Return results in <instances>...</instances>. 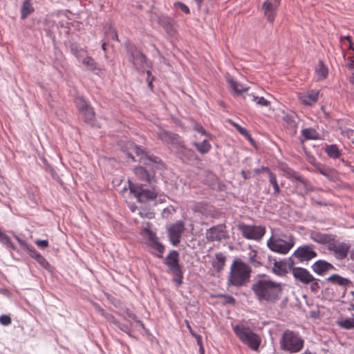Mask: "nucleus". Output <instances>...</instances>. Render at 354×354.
I'll use <instances>...</instances> for the list:
<instances>
[{"label":"nucleus","mask_w":354,"mask_h":354,"mask_svg":"<svg viewBox=\"0 0 354 354\" xmlns=\"http://www.w3.org/2000/svg\"><path fill=\"white\" fill-rule=\"evenodd\" d=\"M260 302L274 304L279 300L283 284L268 279H261L255 281L251 288Z\"/></svg>","instance_id":"obj_1"},{"label":"nucleus","mask_w":354,"mask_h":354,"mask_svg":"<svg viewBox=\"0 0 354 354\" xmlns=\"http://www.w3.org/2000/svg\"><path fill=\"white\" fill-rule=\"evenodd\" d=\"M251 268L240 259L234 260L230 267L227 279L228 285L236 287L244 286L250 278Z\"/></svg>","instance_id":"obj_2"},{"label":"nucleus","mask_w":354,"mask_h":354,"mask_svg":"<svg viewBox=\"0 0 354 354\" xmlns=\"http://www.w3.org/2000/svg\"><path fill=\"white\" fill-rule=\"evenodd\" d=\"M279 344L283 351L295 353L304 348V341L298 332L288 329L283 333Z\"/></svg>","instance_id":"obj_3"},{"label":"nucleus","mask_w":354,"mask_h":354,"mask_svg":"<svg viewBox=\"0 0 354 354\" xmlns=\"http://www.w3.org/2000/svg\"><path fill=\"white\" fill-rule=\"evenodd\" d=\"M233 330L242 343L247 345L251 350L259 351L261 344V338L258 334L254 333L249 327L243 325L234 326Z\"/></svg>","instance_id":"obj_4"},{"label":"nucleus","mask_w":354,"mask_h":354,"mask_svg":"<svg viewBox=\"0 0 354 354\" xmlns=\"http://www.w3.org/2000/svg\"><path fill=\"white\" fill-rule=\"evenodd\" d=\"M290 272L296 281L303 285H309L313 292H317L321 288L320 280L315 278L309 270L301 267H292Z\"/></svg>","instance_id":"obj_5"},{"label":"nucleus","mask_w":354,"mask_h":354,"mask_svg":"<svg viewBox=\"0 0 354 354\" xmlns=\"http://www.w3.org/2000/svg\"><path fill=\"white\" fill-rule=\"evenodd\" d=\"M129 188L140 203H147L156 199L158 192L155 187L151 189H144L142 186L129 182Z\"/></svg>","instance_id":"obj_6"},{"label":"nucleus","mask_w":354,"mask_h":354,"mask_svg":"<svg viewBox=\"0 0 354 354\" xmlns=\"http://www.w3.org/2000/svg\"><path fill=\"white\" fill-rule=\"evenodd\" d=\"M238 230L243 237L249 240L259 241L266 234V227L261 225H251L240 223L237 225Z\"/></svg>","instance_id":"obj_7"},{"label":"nucleus","mask_w":354,"mask_h":354,"mask_svg":"<svg viewBox=\"0 0 354 354\" xmlns=\"http://www.w3.org/2000/svg\"><path fill=\"white\" fill-rule=\"evenodd\" d=\"M294 245L295 242L292 239L283 240L272 236L267 241V245L270 250L281 254L288 253Z\"/></svg>","instance_id":"obj_8"},{"label":"nucleus","mask_w":354,"mask_h":354,"mask_svg":"<svg viewBox=\"0 0 354 354\" xmlns=\"http://www.w3.org/2000/svg\"><path fill=\"white\" fill-rule=\"evenodd\" d=\"M127 50L129 55V59L138 71H143L147 65V57L134 45H126Z\"/></svg>","instance_id":"obj_9"},{"label":"nucleus","mask_w":354,"mask_h":354,"mask_svg":"<svg viewBox=\"0 0 354 354\" xmlns=\"http://www.w3.org/2000/svg\"><path fill=\"white\" fill-rule=\"evenodd\" d=\"M350 248L349 244L335 240V235H333V240L327 245L328 250L332 252L337 259L340 260L344 259L347 257Z\"/></svg>","instance_id":"obj_10"},{"label":"nucleus","mask_w":354,"mask_h":354,"mask_svg":"<svg viewBox=\"0 0 354 354\" xmlns=\"http://www.w3.org/2000/svg\"><path fill=\"white\" fill-rule=\"evenodd\" d=\"M127 148L128 151L127 154L129 157H130L133 161H136L135 157L133 156L132 152H134L138 157H139V160H144V163L147 165V161L158 162V158H151L149 157L146 151L144 148L139 147L131 142H129L127 143Z\"/></svg>","instance_id":"obj_11"},{"label":"nucleus","mask_w":354,"mask_h":354,"mask_svg":"<svg viewBox=\"0 0 354 354\" xmlns=\"http://www.w3.org/2000/svg\"><path fill=\"white\" fill-rule=\"evenodd\" d=\"M149 225L147 223V227L142 230L141 235L147 238L148 245L156 250L158 252L157 257L161 258L165 252V246L158 241L156 234L149 229Z\"/></svg>","instance_id":"obj_12"},{"label":"nucleus","mask_w":354,"mask_h":354,"mask_svg":"<svg viewBox=\"0 0 354 354\" xmlns=\"http://www.w3.org/2000/svg\"><path fill=\"white\" fill-rule=\"evenodd\" d=\"M292 256L299 262L309 261L317 256L313 245H304L295 250Z\"/></svg>","instance_id":"obj_13"},{"label":"nucleus","mask_w":354,"mask_h":354,"mask_svg":"<svg viewBox=\"0 0 354 354\" xmlns=\"http://www.w3.org/2000/svg\"><path fill=\"white\" fill-rule=\"evenodd\" d=\"M168 235L171 243L176 246L180 242V238L185 231V224L183 221H178L168 227Z\"/></svg>","instance_id":"obj_14"},{"label":"nucleus","mask_w":354,"mask_h":354,"mask_svg":"<svg viewBox=\"0 0 354 354\" xmlns=\"http://www.w3.org/2000/svg\"><path fill=\"white\" fill-rule=\"evenodd\" d=\"M207 240L209 242L221 241L228 238L227 232L225 225H218L207 230L205 234Z\"/></svg>","instance_id":"obj_15"},{"label":"nucleus","mask_w":354,"mask_h":354,"mask_svg":"<svg viewBox=\"0 0 354 354\" xmlns=\"http://www.w3.org/2000/svg\"><path fill=\"white\" fill-rule=\"evenodd\" d=\"M281 1V0H266L263 2L262 9L268 22L273 23L274 21Z\"/></svg>","instance_id":"obj_16"},{"label":"nucleus","mask_w":354,"mask_h":354,"mask_svg":"<svg viewBox=\"0 0 354 354\" xmlns=\"http://www.w3.org/2000/svg\"><path fill=\"white\" fill-rule=\"evenodd\" d=\"M16 239L20 245L29 252L30 256L35 259L42 267L46 268L48 266V263L46 259L38 252L32 245L26 243V241L18 236H16Z\"/></svg>","instance_id":"obj_17"},{"label":"nucleus","mask_w":354,"mask_h":354,"mask_svg":"<svg viewBox=\"0 0 354 354\" xmlns=\"http://www.w3.org/2000/svg\"><path fill=\"white\" fill-rule=\"evenodd\" d=\"M319 91L310 90L306 92L299 93L297 96L300 102L305 106H311L319 100Z\"/></svg>","instance_id":"obj_18"},{"label":"nucleus","mask_w":354,"mask_h":354,"mask_svg":"<svg viewBox=\"0 0 354 354\" xmlns=\"http://www.w3.org/2000/svg\"><path fill=\"white\" fill-rule=\"evenodd\" d=\"M83 49L77 50L73 49V54L79 60H82L83 65L86 68L87 70L91 71H98L100 68L97 66V62L91 56L86 55L84 57H82L80 52L83 51Z\"/></svg>","instance_id":"obj_19"},{"label":"nucleus","mask_w":354,"mask_h":354,"mask_svg":"<svg viewBox=\"0 0 354 354\" xmlns=\"http://www.w3.org/2000/svg\"><path fill=\"white\" fill-rule=\"evenodd\" d=\"M310 238L315 242L322 245H328L333 240V234H324L318 231L311 230L309 232Z\"/></svg>","instance_id":"obj_20"},{"label":"nucleus","mask_w":354,"mask_h":354,"mask_svg":"<svg viewBox=\"0 0 354 354\" xmlns=\"http://www.w3.org/2000/svg\"><path fill=\"white\" fill-rule=\"evenodd\" d=\"M158 138L167 144L174 145L180 143V137L176 133L160 129L157 133Z\"/></svg>","instance_id":"obj_21"},{"label":"nucleus","mask_w":354,"mask_h":354,"mask_svg":"<svg viewBox=\"0 0 354 354\" xmlns=\"http://www.w3.org/2000/svg\"><path fill=\"white\" fill-rule=\"evenodd\" d=\"M333 269L334 266L324 260H318L312 265V270L319 275H324L328 270Z\"/></svg>","instance_id":"obj_22"},{"label":"nucleus","mask_w":354,"mask_h":354,"mask_svg":"<svg viewBox=\"0 0 354 354\" xmlns=\"http://www.w3.org/2000/svg\"><path fill=\"white\" fill-rule=\"evenodd\" d=\"M134 174L140 180L145 181L151 185L156 182L154 174H149L143 167H137L134 169Z\"/></svg>","instance_id":"obj_23"},{"label":"nucleus","mask_w":354,"mask_h":354,"mask_svg":"<svg viewBox=\"0 0 354 354\" xmlns=\"http://www.w3.org/2000/svg\"><path fill=\"white\" fill-rule=\"evenodd\" d=\"M178 253L176 250L171 251L165 259V264L171 272L180 269L178 263Z\"/></svg>","instance_id":"obj_24"},{"label":"nucleus","mask_w":354,"mask_h":354,"mask_svg":"<svg viewBox=\"0 0 354 354\" xmlns=\"http://www.w3.org/2000/svg\"><path fill=\"white\" fill-rule=\"evenodd\" d=\"M272 272L279 277L286 275L288 273V265L286 261L274 260Z\"/></svg>","instance_id":"obj_25"},{"label":"nucleus","mask_w":354,"mask_h":354,"mask_svg":"<svg viewBox=\"0 0 354 354\" xmlns=\"http://www.w3.org/2000/svg\"><path fill=\"white\" fill-rule=\"evenodd\" d=\"M315 73L317 80H323L326 79L328 75V69L322 61H319L318 65L315 68Z\"/></svg>","instance_id":"obj_26"},{"label":"nucleus","mask_w":354,"mask_h":354,"mask_svg":"<svg viewBox=\"0 0 354 354\" xmlns=\"http://www.w3.org/2000/svg\"><path fill=\"white\" fill-rule=\"evenodd\" d=\"M226 258L221 252L216 254L215 259L212 261L213 268L218 272L222 270L225 264Z\"/></svg>","instance_id":"obj_27"},{"label":"nucleus","mask_w":354,"mask_h":354,"mask_svg":"<svg viewBox=\"0 0 354 354\" xmlns=\"http://www.w3.org/2000/svg\"><path fill=\"white\" fill-rule=\"evenodd\" d=\"M228 83L231 88L234 91L236 94H241L248 90V88L242 84L236 82L233 78L228 79Z\"/></svg>","instance_id":"obj_28"},{"label":"nucleus","mask_w":354,"mask_h":354,"mask_svg":"<svg viewBox=\"0 0 354 354\" xmlns=\"http://www.w3.org/2000/svg\"><path fill=\"white\" fill-rule=\"evenodd\" d=\"M326 280L332 283L337 284L341 286H346L351 283L349 279L344 278L337 274L330 276Z\"/></svg>","instance_id":"obj_29"},{"label":"nucleus","mask_w":354,"mask_h":354,"mask_svg":"<svg viewBox=\"0 0 354 354\" xmlns=\"http://www.w3.org/2000/svg\"><path fill=\"white\" fill-rule=\"evenodd\" d=\"M34 12V8L30 0H26L21 9V18L24 19Z\"/></svg>","instance_id":"obj_30"},{"label":"nucleus","mask_w":354,"mask_h":354,"mask_svg":"<svg viewBox=\"0 0 354 354\" xmlns=\"http://www.w3.org/2000/svg\"><path fill=\"white\" fill-rule=\"evenodd\" d=\"M325 152L331 158H338L341 156V151L335 145H327L325 148Z\"/></svg>","instance_id":"obj_31"},{"label":"nucleus","mask_w":354,"mask_h":354,"mask_svg":"<svg viewBox=\"0 0 354 354\" xmlns=\"http://www.w3.org/2000/svg\"><path fill=\"white\" fill-rule=\"evenodd\" d=\"M248 260L250 263L254 267H259L261 266L260 258L258 256V252L256 250L251 249L248 254Z\"/></svg>","instance_id":"obj_32"},{"label":"nucleus","mask_w":354,"mask_h":354,"mask_svg":"<svg viewBox=\"0 0 354 354\" xmlns=\"http://www.w3.org/2000/svg\"><path fill=\"white\" fill-rule=\"evenodd\" d=\"M194 145L196 149L202 154L208 153L212 148L211 145L207 140H204L201 142H194Z\"/></svg>","instance_id":"obj_33"},{"label":"nucleus","mask_w":354,"mask_h":354,"mask_svg":"<svg viewBox=\"0 0 354 354\" xmlns=\"http://www.w3.org/2000/svg\"><path fill=\"white\" fill-rule=\"evenodd\" d=\"M286 176L291 179L292 180H297L303 184L306 183V179H304L301 176H300L297 172L295 171L292 169L287 168L286 170Z\"/></svg>","instance_id":"obj_34"},{"label":"nucleus","mask_w":354,"mask_h":354,"mask_svg":"<svg viewBox=\"0 0 354 354\" xmlns=\"http://www.w3.org/2000/svg\"><path fill=\"white\" fill-rule=\"evenodd\" d=\"M301 135L306 140H317L319 138L317 132L312 128L303 129L301 131Z\"/></svg>","instance_id":"obj_35"},{"label":"nucleus","mask_w":354,"mask_h":354,"mask_svg":"<svg viewBox=\"0 0 354 354\" xmlns=\"http://www.w3.org/2000/svg\"><path fill=\"white\" fill-rule=\"evenodd\" d=\"M229 123H230L232 126H234L236 129L238 131V132L243 136L245 138H246L249 141L251 142H253V140L251 137V135L249 133V132L243 127L240 126L239 124L233 122L231 120H228Z\"/></svg>","instance_id":"obj_36"},{"label":"nucleus","mask_w":354,"mask_h":354,"mask_svg":"<svg viewBox=\"0 0 354 354\" xmlns=\"http://www.w3.org/2000/svg\"><path fill=\"white\" fill-rule=\"evenodd\" d=\"M158 24L166 30L169 31L172 28V20L167 16H161L158 19Z\"/></svg>","instance_id":"obj_37"},{"label":"nucleus","mask_w":354,"mask_h":354,"mask_svg":"<svg viewBox=\"0 0 354 354\" xmlns=\"http://www.w3.org/2000/svg\"><path fill=\"white\" fill-rule=\"evenodd\" d=\"M84 120L86 122H92L95 118V112L91 106H88L84 111H81Z\"/></svg>","instance_id":"obj_38"},{"label":"nucleus","mask_w":354,"mask_h":354,"mask_svg":"<svg viewBox=\"0 0 354 354\" xmlns=\"http://www.w3.org/2000/svg\"><path fill=\"white\" fill-rule=\"evenodd\" d=\"M338 325L344 329H353L354 328V318H347L338 322Z\"/></svg>","instance_id":"obj_39"},{"label":"nucleus","mask_w":354,"mask_h":354,"mask_svg":"<svg viewBox=\"0 0 354 354\" xmlns=\"http://www.w3.org/2000/svg\"><path fill=\"white\" fill-rule=\"evenodd\" d=\"M249 96L252 97V101L255 102L259 106L268 107L270 105V102L263 97H258L254 95H249Z\"/></svg>","instance_id":"obj_40"},{"label":"nucleus","mask_w":354,"mask_h":354,"mask_svg":"<svg viewBox=\"0 0 354 354\" xmlns=\"http://www.w3.org/2000/svg\"><path fill=\"white\" fill-rule=\"evenodd\" d=\"M269 180L274 188V194L278 196L280 193V188L277 183L276 175L274 174H270Z\"/></svg>","instance_id":"obj_41"},{"label":"nucleus","mask_w":354,"mask_h":354,"mask_svg":"<svg viewBox=\"0 0 354 354\" xmlns=\"http://www.w3.org/2000/svg\"><path fill=\"white\" fill-rule=\"evenodd\" d=\"M75 103L80 112L90 106L87 102L82 97H77L75 100Z\"/></svg>","instance_id":"obj_42"},{"label":"nucleus","mask_w":354,"mask_h":354,"mask_svg":"<svg viewBox=\"0 0 354 354\" xmlns=\"http://www.w3.org/2000/svg\"><path fill=\"white\" fill-rule=\"evenodd\" d=\"M97 310L100 315L105 317L108 321L113 323L115 325L118 324V322L114 318V317L111 314L105 312L104 310L100 306H97Z\"/></svg>","instance_id":"obj_43"},{"label":"nucleus","mask_w":354,"mask_h":354,"mask_svg":"<svg viewBox=\"0 0 354 354\" xmlns=\"http://www.w3.org/2000/svg\"><path fill=\"white\" fill-rule=\"evenodd\" d=\"M0 242L1 243H3V244L6 245V246L12 248V250H15L16 249V248L14 245V244L12 243L10 238L7 234H6L5 233H3L0 236Z\"/></svg>","instance_id":"obj_44"},{"label":"nucleus","mask_w":354,"mask_h":354,"mask_svg":"<svg viewBox=\"0 0 354 354\" xmlns=\"http://www.w3.org/2000/svg\"><path fill=\"white\" fill-rule=\"evenodd\" d=\"M172 273L174 274V281H175L178 286H180L183 282V272L181 269L173 271Z\"/></svg>","instance_id":"obj_45"},{"label":"nucleus","mask_w":354,"mask_h":354,"mask_svg":"<svg viewBox=\"0 0 354 354\" xmlns=\"http://www.w3.org/2000/svg\"><path fill=\"white\" fill-rule=\"evenodd\" d=\"M216 297L223 298V303L225 304H232L233 305L235 304V299L231 295L220 294V295H216Z\"/></svg>","instance_id":"obj_46"},{"label":"nucleus","mask_w":354,"mask_h":354,"mask_svg":"<svg viewBox=\"0 0 354 354\" xmlns=\"http://www.w3.org/2000/svg\"><path fill=\"white\" fill-rule=\"evenodd\" d=\"M139 214L142 218H147L149 219L153 218L155 216V214L153 212L146 209L140 211Z\"/></svg>","instance_id":"obj_47"},{"label":"nucleus","mask_w":354,"mask_h":354,"mask_svg":"<svg viewBox=\"0 0 354 354\" xmlns=\"http://www.w3.org/2000/svg\"><path fill=\"white\" fill-rule=\"evenodd\" d=\"M174 6L178 7L185 14L190 13V10H189V7L182 2H180V1L175 2Z\"/></svg>","instance_id":"obj_48"},{"label":"nucleus","mask_w":354,"mask_h":354,"mask_svg":"<svg viewBox=\"0 0 354 354\" xmlns=\"http://www.w3.org/2000/svg\"><path fill=\"white\" fill-rule=\"evenodd\" d=\"M12 319L9 315H3L0 316V323L3 326H8L11 324Z\"/></svg>","instance_id":"obj_49"},{"label":"nucleus","mask_w":354,"mask_h":354,"mask_svg":"<svg viewBox=\"0 0 354 354\" xmlns=\"http://www.w3.org/2000/svg\"><path fill=\"white\" fill-rule=\"evenodd\" d=\"M36 245L41 248H46L48 246V241L47 240L38 239L35 241Z\"/></svg>","instance_id":"obj_50"},{"label":"nucleus","mask_w":354,"mask_h":354,"mask_svg":"<svg viewBox=\"0 0 354 354\" xmlns=\"http://www.w3.org/2000/svg\"><path fill=\"white\" fill-rule=\"evenodd\" d=\"M194 129L198 133H201V134L207 135L206 131L204 129V128L201 124L196 123L194 125Z\"/></svg>","instance_id":"obj_51"},{"label":"nucleus","mask_w":354,"mask_h":354,"mask_svg":"<svg viewBox=\"0 0 354 354\" xmlns=\"http://www.w3.org/2000/svg\"><path fill=\"white\" fill-rule=\"evenodd\" d=\"M317 169L321 174L327 177L330 176V171L327 168H325L324 167H320Z\"/></svg>","instance_id":"obj_52"},{"label":"nucleus","mask_w":354,"mask_h":354,"mask_svg":"<svg viewBox=\"0 0 354 354\" xmlns=\"http://www.w3.org/2000/svg\"><path fill=\"white\" fill-rule=\"evenodd\" d=\"M193 337L196 338L198 346L203 345V338L201 335L196 333L194 335H193Z\"/></svg>","instance_id":"obj_53"},{"label":"nucleus","mask_w":354,"mask_h":354,"mask_svg":"<svg viewBox=\"0 0 354 354\" xmlns=\"http://www.w3.org/2000/svg\"><path fill=\"white\" fill-rule=\"evenodd\" d=\"M260 171H266V172H267L269 176H270V174H273L270 171V169L268 167H263L261 169L256 170V173H259Z\"/></svg>","instance_id":"obj_54"},{"label":"nucleus","mask_w":354,"mask_h":354,"mask_svg":"<svg viewBox=\"0 0 354 354\" xmlns=\"http://www.w3.org/2000/svg\"><path fill=\"white\" fill-rule=\"evenodd\" d=\"M147 75H148V79H147V80H148V82H148V86H149V87L151 89H152V88H153V84H152V81H153V78H152L151 80H149V76L151 75V72L150 71H147Z\"/></svg>","instance_id":"obj_55"},{"label":"nucleus","mask_w":354,"mask_h":354,"mask_svg":"<svg viewBox=\"0 0 354 354\" xmlns=\"http://www.w3.org/2000/svg\"><path fill=\"white\" fill-rule=\"evenodd\" d=\"M112 39L119 41V38H118V33L116 32L115 30H113V36H112Z\"/></svg>","instance_id":"obj_56"},{"label":"nucleus","mask_w":354,"mask_h":354,"mask_svg":"<svg viewBox=\"0 0 354 354\" xmlns=\"http://www.w3.org/2000/svg\"><path fill=\"white\" fill-rule=\"evenodd\" d=\"M190 333V334L193 336L196 334V333L194 331V330L192 329V328L191 327L190 325H188V327H187Z\"/></svg>","instance_id":"obj_57"},{"label":"nucleus","mask_w":354,"mask_h":354,"mask_svg":"<svg viewBox=\"0 0 354 354\" xmlns=\"http://www.w3.org/2000/svg\"><path fill=\"white\" fill-rule=\"evenodd\" d=\"M348 67L349 69L354 68V60L352 59L351 62L348 64Z\"/></svg>","instance_id":"obj_58"},{"label":"nucleus","mask_w":354,"mask_h":354,"mask_svg":"<svg viewBox=\"0 0 354 354\" xmlns=\"http://www.w3.org/2000/svg\"><path fill=\"white\" fill-rule=\"evenodd\" d=\"M199 353L205 354V348L203 347V345L199 346Z\"/></svg>","instance_id":"obj_59"},{"label":"nucleus","mask_w":354,"mask_h":354,"mask_svg":"<svg viewBox=\"0 0 354 354\" xmlns=\"http://www.w3.org/2000/svg\"><path fill=\"white\" fill-rule=\"evenodd\" d=\"M349 82L354 85V73L352 74V75L349 77Z\"/></svg>","instance_id":"obj_60"},{"label":"nucleus","mask_w":354,"mask_h":354,"mask_svg":"<svg viewBox=\"0 0 354 354\" xmlns=\"http://www.w3.org/2000/svg\"><path fill=\"white\" fill-rule=\"evenodd\" d=\"M241 174L245 179L248 178V174L245 171H242Z\"/></svg>","instance_id":"obj_61"},{"label":"nucleus","mask_w":354,"mask_h":354,"mask_svg":"<svg viewBox=\"0 0 354 354\" xmlns=\"http://www.w3.org/2000/svg\"><path fill=\"white\" fill-rule=\"evenodd\" d=\"M198 7H201L204 0H194Z\"/></svg>","instance_id":"obj_62"},{"label":"nucleus","mask_w":354,"mask_h":354,"mask_svg":"<svg viewBox=\"0 0 354 354\" xmlns=\"http://www.w3.org/2000/svg\"><path fill=\"white\" fill-rule=\"evenodd\" d=\"M106 44L105 42H104V43L102 44V50H103L104 52H106Z\"/></svg>","instance_id":"obj_63"},{"label":"nucleus","mask_w":354,"mask_h":354,"mask_svg":"<svg viewBox=\"0 0 354 354\" xmlns=\"http://www.w3.org/2000/svg\"><path fill=\"white\" fill-rule=\"evenodd\" d=\"M351 259L354 262V251L351 253Z\"/></svg>","instance_id":"obj_64"}]
</instances>
